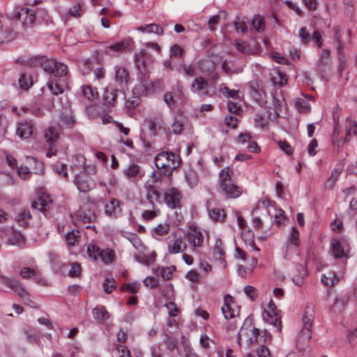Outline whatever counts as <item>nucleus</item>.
<instances>
[{"instance_id": "nucleus-1", "label": "nucleus", "mask_w": 357, "mask_h": 357, "mask_svg": "<svg viewBox=\"0 0 357 357\" xmlns=\"http://www.w3.org/2000/svg\"><path fill=\"white\" fill-rule=\"evenodd\" d=\"M28 63L32 66H40L45 72L59 77L66 75L68 70L66 64L48 59L45 56H32Z\"/></svg>"}, {"instance_id": "nucleus-2", "label": "nucleus", "mask_w": 357, "mask_h": 357, "mask_svg": "<svg viewBox=\"0 0 357 357\" xmlns=\"http://www.w3.org/2000/svg\"><path fill=\"white\" fill-rule=\"evenodd\" d=\"M154 162L158 169H163L164 174L168 175L171 174L172 171L180 165L178 155L167 151H162L157 154L154 158Z\"/></svg>"}, {"instance_id": "nucleus-3", "label": "nucleus", "mask_w": 357, "mask_h": 357, "mask_svg": "<svg viewBox=\"0 0 357 357\" xmlns=\"http://www.w3.org/2000/svg\"><path fill=\"white\" fill-rule=\"evenodd\" d=\"M314 319V307L312 305H307L302 317L303 327L298 336V340L304 344L312 337L311 328Z\"/></svg>"}, {"instance_id": "nucleus-4", "label": "nucleus", "mask_w": 357, "mask_h": 357, "mask_svg": "<svg viewBox=\"0 0 357 357\" xmlns=\"http://www.w3.org/2000/svg\"><path fill=\"white\" fill-rule=\"evenodd\" d=\"M162 90V83L160 80L150 82L149 77H142L133 89L135 95L148 96Z\"/></svg>"}, {"instance_id": "nucleus-5", "label": "nucleus", "mask_w": 357, "mask_h": 357, "mask_svg": "<svg viewBox=\"0 0 357 357\" xmlns=\"http://www.w3.org/2000/svg\"><path fill=\"white\" fill-rule=\"evenodd\" d=\"M264 312L266 314L263 315L264 320L273 325L275 328V331L280 333L282 328L281 317L279 315V310L272 301L267 305Z\"/></svg>"}, {"instance_id": "nucleus-6", "label": "nucleus", "mask_w": 357, "mask_h": 357, "mask_svg": "<svg viewBox=\"0 0 357 357\" xmlns=\"http://www.w3.org/2000/svg\"><path fill=\"white\" fill-rule=\"evenodd\" d=\"M1 232V238L6 244L19 248L24 247L25 238L20 232L14 230L13 227L5 228Z\"/></svg>"}, {"instance_id": "nucleus-7", "label": "nucleus", "mask_w": 357, "mask_h": 357, "mask_svg": "<svg viewBox=\"0 0 357 357\" xmlns=\"http://www.w3.org/2000/svg\"><path fill=\"white\" fill-rule=\"evenodd\" d=\"M331 251L335 259H348L349 246L344 238H333L331 241Z\"/></svg>"}, {"instance_id": "nucleus-8", "label": "nucleus", "mask_w": 357, "mask_h": 357, "mask_svg": "<svg viewBox=\"0 0 357 357\" xmlns=\"http://www.w3.org/2000/svg\"><path fill=\"white\" fill-rule=\"evenodd\" d=\"M36 11L27 7L16 8L13 12V17L18 19L24 25H31L36 20Z\"/></svg>"}, {"instance_id": "nucleus-9", "label": "nucleus", "mask_w": 357, "mask_h": 357, "mask_svg": "<svg viewBox=\"0 0 357 357\" xmlns=\"http://www.w3.org/2000/svg\"><path fill=\"white\" fill-rule=\"evenodd\" d=\"M173 240L169 241L167 244V251L169 254H178L184 252L187 248L186 243L183 241L181 236L178 237L176 232L172 233Z\"/></svg>"}, {"instance_id": "nucleus-10", "label": "nucleus", "mask_w": 357, "mask_h": 357, "mask_svg": "<svg viewBox=\"0 0 357 357\" xmlns=\"http://www.w3.org/2000/svg\"><path fill=\"white\" fill-rule=\"evenodd\" d=\"M164 199L169 207L176 208L180 206L181 194L176 188H169L165 192Z\"/></svg>"}, {"instance_id": "nucleus-11", "label": "nucleus", "mask_w": 357, "mask_h": 357, "mask_svg": "<svg viewBox=\"0 0 357 357\" xmlns=\"http://www.w3.org/2000/svg\"><path fill=\"white\" fill-rule=\"evenodd\" d=\"M222 192L224 193L227 198H237L241 193V188L235 185L233 181H225L220 185Z\"/></svg>"}, {"instance_id": "nucleus-12", "label": "nucleus", "mask_w": 357, "mask_h": 357, "mask_svg": "<svg viewBox=\"0 0 357 357\" xmlns=\"http://www.w3.org/2000/svg\"><path fill=\"white\" fill-rule=\"evenodd\" d=\"M121 91H122L119 89H114L112 86L105 88L103 94V102L108 109L115 106L118 94Z\"/></svg>"}, {"instance_id": "nucleus-13", "label": "nucleus", "mask_w": 357, "mask_h": 357, "mask_svg": "<svg viewBox=\"0 0 357 357\" xmlns=\"http://www.w3.org/2000/svg\"><path fill=\"white\" fill-rule=\"evenodd\" d=\"M75 183L81 192H89L95 187L93 180L86 176H76L75 178Z\"/></svg>"}, {"instance_id": "nucleus-14", "label": "nucleus", "mask_w": 357, "mask_h": 357, "mask_svg": "<svg viewBox=\"0 0 357 357\" xmlns=\"http://www.w3.org/2000/svg\"><path fill=\"white\" fill-rule=\"evenodd\" d=\"M122 205V202L117 199L113 198L109 203L105 205V213L107 216L116 218L121 213V206Z\"/></svg>"}, {"instance_id": "nucleus-15", "label": "nucleus", "mask_w": 357, "mask_h": 357, "mask_svg": "<svg viewBox=\"0 0 357 357\" xmlns=\"http://www.w3.org/2000/svg\"><path fill=\"white\" fill-rule=\"evenodd\" d=\"M188 241L194 248H199L202 245L203 234L195 226L190 227V231L188 233Z\"/></svg>"}, {"instance_id": "nucleus-16", "label": "nucleus", "mask_w": 357, "mask_h": 357, "mask_svg": "<svg viewBox=\"0 0 357 357\" xmlns=\"http://www.w3.org/2000/svg\"><path fill=\"white\" fill-rule=\"evenodd\" d=\"M115 81L118 83L119 89L123 91L126 88L129 81V73L123 67L115 66Z\"/></svg>"}, {"instance_id": "nucleus-17", "label": "nucleus", "mask_w": 357, "mask_h": 357, "mask_svg": "<svg viewBox=\"0 0 357 357\" xmlns=\"http://www.w3.org/2000/svg\"><path fill=\"white\" fill-rule=\"evenodd\" d=\"M307 270L301 264L295 265V273L292 276V281L298 286L301 287L304 283L305 278L307 276Z\"/></svg>"}, {"instance_id": "nucleus-18", "label": "nucleus", "mask_w": 357, "mask_h": 357, "mask_svg": "<svg viewBox=\"0 0 357 357\" xmlns=\"http://www.w3.org/2000/svg\"><path fill=\"white\" fill-rule=\"evenodd\" d=\"M332 63L331 52L324 49L321 51L319 59L317 61V66L321 71H326Z\"/></svg>"}, {"instance_id": "nucleus-19", "label": "nucleus", "mask_w": 357, "mask_h": 357, "mask_svg": "<svg viewBox=\"0 0 357 357\" xmlns=\"http://www.w3.org/2000/svg\"><path fill=\"white\" fill-rule=\"evenodd\" d=\"M61 268L63 274L67 271V275L71 278L78 277L82 271L81 265L77 262L64 263L62 264Z\"/></svg>"}, {"instance_id": "nucleus-20", "label": "nucleus", "mask_w": 357, "mask_h": 357, "mask_svg": "<svg viewBox=\"0 0 357 357\" xmlns=\"http://www.w3.org/2000/svg\"><path fill=\"white\" fill-rule=\"evenodd\" d=\"M253 337L249 339V343L252 344L257 342L259 339L264 342L270 341L271 339V335L267 330H259L255 327H252Z\"/></svg>"}, {"instance_id": "nucleus-21", "label": "nucleus", "mask_w": 357, "mask_h": 357, "mask_svg": "<svg viewBox=\"0 0 357 357\" xmlns=\"http://www.w3.org/2000/svg\"><path fill=\"white\" fill-rule=\"evenodd\" d=\"M52 203L50 195H43L38 199L32 203V207L41 212H45L49 208V205Z\"/></svg>"}, {"instance_id": "nucleus-22", "label": "nucleus", "mask_w": 357, "mask_h": 357, "mask_svg": "<svg viewBox=\"0 0 357 357\" xmlns=\"http://www.w3.org/2000/svg\"><path fill=\"white\" fill-rule=\"evenodd\" d=\"M32 132L33 127L31 123L20 122L18 123L16 133L21 139L29 138L32 135Z\"/></svg>"}, {"instance_id": "nucleus-23", "label": "nucleus", "mask_w": 357, "mask_h": 357, "mask_svg": "<svg viewBox=\"0 0 357 357\" xmlns=\"http://www.w3.org/2000/svg\"><path fill=\"white\" fill-rule=\"evenodd\" d=\"M230 302H233L232 296L228 294L225 296L224 305L221 307V310L225 319H232L234 317V310L230 307Z\"/></svg>"}, {"instance_id": "nucleus-24", "label": "nucleus", "mask_w": 357, "mask_h": 357, "mask_svg": "<svg viewBox=\"0 0 357 357\" xmlns=\"http://www.w3.org/2000/svg\"><path fill=\"white\" fill-rule=\"evenodd\" d=\"M82 97L88 101L93 100L98 98V92L96 89H93L89 85H83L81 86Z\"/></svg>"}, {"instance_id": "nucleus-25", "label": "nucleus", "mask_w": 357, "mask_h": 357, "mask_svg": "<svg viewBox=\"0 0 357 357\" xmlns=\"http://www.w3.org/2000/svg\"><path fill=\"white\" fill-rule=\"evenodd\" d=\"M139 31L148 33H155L161 36L163 34V29L157 24H149L145 26H140L137 28Z\"/></svg>"}, {"instance_id": "nucleus-26", "label": "nucleus", "mask_w": 357, "mask_h": 357, "mask_svg": "<svg viewBox=\"0 0 357 357\" xmlns=\"http://www.w3.org/2000/svg\"><path fill=\"white\" fill-rule=\"evenodd\" d=\"M287 77L286 74L277 71L271 74V82L274 86L282 87L287 83Z\"/></svg>"}, {"instance_id": "nucleus-27", "label": "nucleus", "mask_w": 357, "mask_h": 357, "mask_svg": "<svg viewBox=\"0 0 357 357\" xmlns=\"http://www.w3.org/2000/svg\"><path fill=\"white\" fill-rule=\"evenodd\" d=\"M225 254L223 243L220 238H217L213 248V257L215 260L225 261Z\"/></svg>"}, {"instance_id": "nucleus-28", "label": "nucleus", "mask_w": 357, "mask_h": 357, "mask_svg": "<svg viewBox=\"0 0 357 357\" xmlns=\"http://www.w3.org/2000/svg\"><path fill=\"white\" fill-rule=\"evenodd\" d=\"M208 86V81L202 77H196L192 84L191 91L195 93L197 91H203L207 89Z\"/></svg>"}, {"instance_id": "nucleus-29", "label": "nucleus", "mask_w": 357, "mask_h": 357, "mask_svg": "<svg viewBox=\"0 0 357 357\" xmlns=\"http://www.w3.org/2000/svg\"><path fill=\"white\" fill-rule=\"evenodd\" d=\"M124 175L129 179L139 175L142 178L144 173L141 174L140 167L137 164H132L123 171Z\"/></svg>"}, {"instance_id": "nucleus-30", "label": "nucleus", "mask_w": 357, "mask_h": 357, "mask_svg": "<svg viewBox=\"0 0 357 357\" xmlns=\"http://www.w3.org/2000/svg\"><path fill=\"white\" fill-rule=\"evenodd\" d=\"M94 318L100 321H105L109 319V313L104 306L96 307L93 310Z\"/></svg>"}, {"instance_id": "nucleus-31", "label": "nucleus", "mask_w": 357, "mask_h": 357, "mask_svg": "<svg viewBox=\"0 0 357 357\" xmlns=\"http://www.w3.org/2000/svg\"><path fill=\"white\" fill-rule=\"evenodd\" d=\"M31 219V215L29 209H23L16 218V221L19 225L26 227L29 221Z\"/></svg>"}, {"instance_id": "nucleus-32", "label": "nucleus", "mask_w": 357, "mask_h": 357, "mask_svg": "<svg viewBox=\"0 0 357 357\" xmlns=\"http://www.w3.org/2000/svg\"><path fill=\"white\" fill-rule=\"evenodd\" d=\"M210 218L215 221L223 222L226 218L225 211L220 208H214L208 211Z\"/></svg>"}, {"instance_id": "nucleus-33", "label": "nucleus", "mask_w": 357, "mask_h": 357, "mask_svg": "<svg viewBox=\"0 0 357 357\" xmlns=\"http://www.w3.org/2000/svg\"><path fill=\"white\" fill-rule=\"evenodd\" d=\"M0 280L3 285L10 288L13 291L21 285L20 281L15 278L1 276L0 277Z\"/></svg>"}, {"instance_id": "nucleus-34", "label": "nucleus", "mask_w": 357, "mask_h": 357, "mask_svg": "<svg viewBox=\"0 0 357 357\" xmlns=\"http://www.w3.org/2000/svg\"><path fill=\"white\" fill-rule=\"evenodd\" d=\"M146 198L153 207H154V202L158 201L160 199L159 192L152 185H149L147 188Z\"/></svg>"}, {"instance_id": "nucleus-35", "label": "nucleus", "mask_w": 357, "mask_h": 357, "mask_svg": "<svg viewBox=\"0 0 357 357\" xmlns=\"http://www.w3.org/2000/svg\"><path fill=\"white\" fill-rule=\"evenodd\" d=\"M254 323V318L252 316H248L244 321L242 327L240 329L239 333H238V339H241V335H246V331H252V325Z\"/></svg>"}, {"instance_id": "nucleus-36", "label": "nucleus", "mask_w": 357, "mask_h": 357, "mask_svg": "<svg viewBox=\"0 0 357 357\" xmlns=\"http://www.w3.org/2000/svg\"><path fill=\"white\" fill-rule=\"evenodd\" d=\"M86 252L89 258L93 261H96L100 257L101 249L98 245L91 243L87 245Z\"/></svg>"}, {"instance_id": "nucleus-37", "label": "nucleus", "mask_w": 357, "mask_h": 357, "mask_svg": "<svg viewBox=\"0 0 357 357\" xmlns=\"http://www.w3.org/2000/svg\"><path fill=\"white\" fill-rule=\"evenodd\" d=\"M339 281L334 271L329 272L328 275L324 274L321 277V282L325 286L331 287Z\"/></svg>"}, {"instance_id": "nucleus-38", "label": "nucleus", "mask_w": 357, "mask_h": 357, "mask_svg": "<svg viewBox=\"0 0 357 357\" xmlns=\"http://www.w3.org/2000/svg\"><path fill=\"white\" fill-rule=\"evenodd\" d=\"M130 46L128 40H123L116 43L111 44L108 46V48L116 52H123Z\"/></svg>"}, {"instance_id": "nucleus-39", "label": "nucleus", "mask_w": 357, "mask_h": 357, "mask_svg": "<svg viewBox=\"0 0 357 357\" xmlns=\"http://www.w3.org/2000/svg\"><path fill=\"white\" fill-rule=\"evenodd\" d=\"M185 181L191 188H193L198 184L199 178L195 171L189 169L188 171L185 172Z\"/></svg>"}, {"instance_id": "nucleus-40", "label": "nucleus", "mask_w": 357, "mask_h": 357, "mask_svg": "<svg viewBox=\"0 0 357 357\" xmlns=\"http://www.w3.org/2000/svg\"><path fill=\"white\" fill-rule=\"evenodd\" d=\"M114 257V254L112 250L111 249H105V250H101L100 257L102 261L105 264H108L111 263Z\"/></svg>"}, {"instance_id": "nucleus-41", "label": "nucleus", "mask_w": 357, "mask_h": 357, "mask_svg": "<svg viewBox=\"0 0 357 357\" xmlns=\"http://www.w3.org/2000/svg\"><path fill=\"white\" fill-rule=\"evenodd\" d=\"M337 59H338V66H337V73L339 76L341 77L342 75V71L345 69L347 66V59L342 50L340 52H337Z\"/></svg>"}, {"instance_id": "nucleus-42", "label": "nucleus", "mask_w": 357, "mask_h": 357, "mask_svg": "<svg viewBox=\"0 0 357 357\" xmlns=\"http://www.w3.org/2000/svg\"><path fill=\"white\" fill-rule=\"evenodd\" d=\"M79 231H75L74 230L68 232L66 235L67 244L70 246L75 245L78 243V238H79Z\"/></svg>"}, {"instance_id": "nucleus-43", "label": "nucleus", "mask_w": 357, "mask_h": 357, "mask_svg": "<svg viewBox=\"0 0 357 357\" xmlns=\"http://www.w3.org/2000/svg\"><path fill=\"white\" fill-rule=\"evenodd\" d=\"M79 219L84 223L92 222L96 220V215L94 212L89 211H81L79 214Z\"/></svg>"}, {"instance_id": "nucleus-44", "label": "nucleus", "mask_w": 357, "mask_h": 357, "mask_svg": "<svg viewBox=\"0 0 357 357\" xmlns=\"http://www.w3.org/2000/svg\"><path fill=\"white\" fill-rule=\"evenodd\" d=\"M287 243L289 244H292L296 247H298L300 245L299 232L295 227H291V234Z\"/></svg>"}, {"instance_id": "nucleus-45", "label": "nucleus", "mask_w": 357, "mask_h": 357, "mask_svg": "<svg viewBox=\"0 0 357 357\" xmlns=\"http://www.w3.org/2000/svg\"><path fill=\"white\" fill-rule=\"evenodd\" d=\"M333 31L334 33V36H333L334 41L337 44V47H336L337 51L340 52L342 50H343L344 47H343V45L341 41L340 26H336L333 27Z\"/></svg>"}, {"instance_id": "nucleus-46", "label": "nucleus", "mask_w": 357, "mask_h": 357, "mask_svg": "<svg viewBox=\"0 0 357 357\" xmlns=\"http://www.w3.org/2000/svg\"><path fill=\"white\" fill-rule=\"evenodd\" d=\"M232 173V170L229 167H227L222 169L219 174L220 185L225 181H232V180L231 179Z\"/></svg>"}, {"instance_id": "nucleus-47", "label": "nucleus", "mask_w": 357, "mask_h": 357, "mask_svg": "<svg viewBox=\"0 0 357 357\" xmlns=\"http://www.w3.org/2000/svg\"><path fill=\"white\" fill-rule=\"evenodd\" d=\"M19 84L22 89L27 90L32 84V81L29 75L22 74L19 78Z\"/></svg>"}, {"instance_id": "nucleus-48", "label": "nucleus", "mask_w": 357, "mask_h": 357, "mask_svg": "<svg viewBox=\"0 0 357 357\" xmlns=\"http://www.w3.org/2000/svg\"><path fill=\"white\" fill-rule=\"evenodd\" d=\"M103 289L105 293L110 294L116 286V282L113 278H107L103 282Z\"/></svg>"}, {"instance_id": "nucleus-49", "label": "nucleus", "mask_w": 357, "mask_h": 357, "mask_svg": "<svg viewBox=\"0 0 357 357\" xmlns=\"http://www.w3.org/2000/svg\"><path fill=\"white\" fill-rule=\"evenodd\" d=\"M139 289V284L137 282H130L124 284L121 288V291H127L130 294H135L138 292Z\"/></svg>"}, {"instance_id": "nucleus-50", "label": "nucleus", "mask_w": 357, "mask_h": 357, "mask_svg": "<svg viewBox=\"0 0 357 357\" xmlns=\"http://www.w3.org/2000/svg\"><path fill=\"white\" fill-rule=\"evenodd\" d=\"M252 24L254 29L258 32L263 31L264 29V20L259 15H255L254 17Z\"/></svg>"}, {"instance_id": "nucleus-51", "label": "nucleus", "mask_w": 357, "mask_h": 357, "mask_svg": "<svg viewBox=\"0 0 357 357\" xmlns=\"http://www.w3.org/2000/svg\"><path fill=\"white\" fill-rule=\"evenodd\" d=\"M164 342L165 343V345L167 348L170 350L173 351L174 349L177 347V340L176 338L169 336L167 334L165 335V338L163 339Z\"/></svg>"}, {"instance_id": "nucleus-52", "label": "nucleus", "mask_w": 357, "mask_h": 357, "mask_svg": "<svg viewBox=\"0 0 357 357\" xmlns=\"http://www.w3.org/2000/svg\"><path fill=\"white\" fill-rule=\"evenodd\" d=\"M20 275L23 279H30L36 275V272L30 267H24L20 271Z\"/></svg>"}, {"instance_id": "nucleus-53", "label": "nucleus", "mask_w": 357, "mask_h": 357, "mask_svg": "<svg viewBox=\"0 0 357 357\" xmlns=\"http://www.w3.org/2000/svg\"><path fill=\"white\" fill-rule=\"evenodd\" d=\"M157 273L163 279V280H168L172 277V272L169 267L162 266L159 268Z\"/></svg>"}, {"instance_id": "nucleus-54", "label": "nucleus", "mask_w": 357, "mask_h": 357, "mask_svg": "<svg viewBox=\"0 0 357 357\" xmlns=\"http://www.w3.org/2000/svg\"><path fill=\"white\" fill-rule=\"evenodd\" d=\"M244 292L252 301H255L258 296L257 290L250 285H248L244 287Z\"/></svg>"}, {"instance_id": "nucleus-55", "label": "nucleus", "mask_w": 357, "mask_h": 357, "mask_svg": "<svg viewBox=\"0 0 357 357\" xmlns=\"http://www.w3.org/2000/svg\"><path fill=\"white\" fill-rule=\"evenodd\" d=\"M139 96L136 95L131 97L130 98H128L126 101V107L129 109H135L140 102V99Z\"/></svg>"}, {"instance_id": "nucleus-56", "label": "nucleus", "mask_w": 357, "mask_h": 357, "mask_svg": "<svg viewBox=\"0 0 357 357\" xmlns=\"http://www.w3.org/2000/svg\"><path fill=\"white\" fill-rule=\"evenodd\" d=\"M250 96L260 106L262 107L266 103V101L264 100V91L262 89L257 92H254Z\"/></svg>"}, {"instance_id": "nucleus-57", "label": "nucleus", "mask_w": 357, "mask_h": 357, "mask_svg": "<svg viewBox=\"0 0 357 357\" xmlns=\"http://www.w3.org/2000/svg\"><path fill=\"white\" fill-rule=\"evenodd\" d=\"M151 56L150 52L146 49H141L138 52L135 53V58L137 61H139L142 59V63L145 65V59Z\"/></svg>"}, {"instance_id": "nucleus-58", "label": "nucleus", "mask_w": 357, "mask_h": 357, "mask_svg": "<svg viewBox=\"0 0 357 357\" xmlns=\"http://www.w3.org/2000/svg\"><path fill=\"white\" fill-rule=\"evenodd\" d=\"M183 130V124L181 121L174 120V121L172 124V129L170 132L174 133V135H179Z\"/></svg>"}, {"instance_id": "nucleus-59", "label": "nucleus", "mask_w": 357, "mask_h": 357, "mask_svg": "<svg viewBox=\"0 0 357 357\" xmlns=\"http://www.w3.org/2000/svg\"><path fill=\"white\" fill-rule=\"evenodd\" d=\"M47 87L52 94L54 96L62 93L63 91V89L57 83L55 84L53 82H49L47 83Z\"/></svg>"}, {"instance_id": "nucleus-60", "label": "nucleus", "mask_w": 357, "mask_h": 357, "mask_svg": "<svg viewBox=\"0 0 357 357\" xmlns=\"http://www.w3.org/2000/svg\"><path fill=\"white\" fill-rule=\"evenodd\" d=\"M225 123L228 127L236 128L238 127V120L236 116L228 115L225 118Z\"/></svg>"}, {"instance_id": "nucleus-61", "label": "nucleus", "mask_w": 357, "mask_h": 357, "mask_svg": "<svg viewBox=\"0 0 357 357\" xmlns=\"http://www.w3.org/2000/svg\"><path fill=\"white\" fill-rule=\"evenodd\" d=\"M185 278L192 282H198L200 280V275L197 271L192 269L187 273Z\"/></svg>"}, {"instance_id": "nucleus-62", "label": "nucleus", "mask_w": 357, "mask_h": 357, "mask_svg": "<svg viewBox=\"0 0 357 357\" xmlns=\"http://www.w3.org/2000/svg\"><path fill=\"white\" fill-rule=\"evenodd\" d=\"M144 284L151 289L156 288L158 286V279L155 277H147L143 280Z\"/></svg>"}, {"instance_id": "nucleus-63", "label": "nucleus", "mask_w": 357, "mask_h": 357, "mask_svg": "<svg viewBox=\"0 0 357 357\" xmlns=\"http://www.w3.org/2000/svg\"><path fill=\"white\" fill-rule=\"evenodd\" d=\"M299 36L301 38V42L305 44L308 43L311 40L310 34L305 27H302L300 29Z\"/></svg>"}, {"instance_id": "nucleus-64", "label": "nucleus", "mask_w": 357, "mask_h": 357, "mask_svg": "<svg viewBox=\"0 0 357 357\" xmlns=\"http://www.w3.org/2000/svg\"><path fill=\"white\" fill-rule=\"evenodd\" d=\"M163 100L171 109H174L175 101L174 99V96L172 92L165 93L163 96Z\"/></svg>"}]
</instances>
